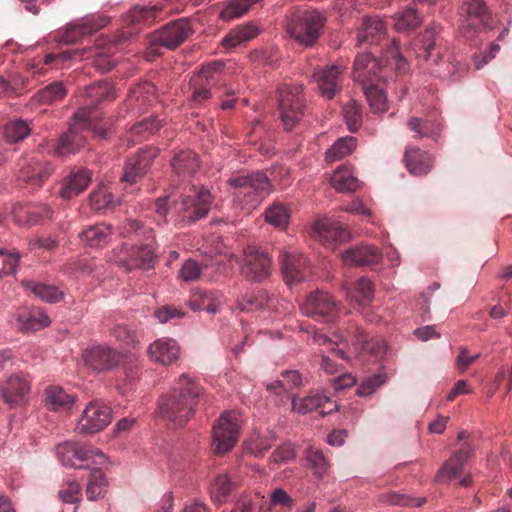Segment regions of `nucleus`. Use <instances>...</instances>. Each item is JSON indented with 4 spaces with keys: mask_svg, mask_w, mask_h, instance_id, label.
<instances>
[{
    "mask_svg": "<svg viewBox=\"0 0 512 512\" xmlns=\"http://www.w3.org/2000/svg\"><path fill=\"white\" fill-rule=\"evenodd\" d=\"M85 106L80 108L74 115L73 121L67 133L62 135L54 150L55 154L64 157L75 153L85 143V136L82 132L94 131L100 138H105L108 133L106 123L100 125V113L95 109L97 104L105 101H112L116 98L114 86L107 81H100L85 89Z\"/></svg>",
    "mask_w": 512,
    "mask_h": 512,
    "instance_id": "obj_1",
    "label": "nucleus"
},
{
    "mask_svg": "<svg viewBox=\"0 0 512 512\" xmlns=\"http://www.w3.org/2000/svg\"><path fill=\"white\" fill-rule=\"evenodd\" d=\"M205 398L204 389L187 374H182L172 391L159 402V413L177 426L184 425L194 414L200 400Z\"/></svg>",
    "mask_w": 512,
    "mask_h": 512,
    "instance_id": "obj_2",
    "label": "nucleus"
},
{
    "mask_svg": "<svg viewBox=\"0 0 512 512\" xmlns=\"http://www.w3.org/2000/svg\"><path fill=\"white\" fill-rule=\"evenodd\" d=\"M134 35L131 31H122L114 36L112 40L101 39L95 47L82 50L71 49L60 53H49L44 58L45 65H54L56 68L66 67V62L74 59H91L92 65L102 73L110 71L116 64L112 56L118 51V47L123 45Z\"/></svg>",
    "mask_w": 512,
    "mask_h": 512,
    "instance_id": "obj_3",
    "label": "nucleus"
},
{
    "mask_svg": "<svg viewBox=\"0 0 512 512\" xmlns=\"http://www.w3.org/2000/svg\"><path fill=\"white\" fill-rule=\"evenodd\" d=\"M337 340L330 339L327 335L315 330L312 334L314 343L326 346L327 351L336 357L346 360L345 351L340 345L352 344L360 356L370 354L376 361L381 360L386 353V343L382 339H369L357 325H350L344 333L336 336Z\"/></svg>",
    "mask_w": 512,
    "mask_h": 512,
    "instance_id": "obj_4",
    "label": "nucleus"
},
{
    "mask_svg": "<svg viewBox=\"0 0 512 512\" xmlns=\"http://www.w3.org/2000/svg\"><path fill=\"white\" fill-rule=\"evenodd\" d=\"M121 234L125 237L135 235L138 238L145 240L141 245H124L116 254L115 262L117 265L124 267L126 270H133L136 268L148 270L154 266L156 256L152 249L154 241L153 231L150 228H145L141 222L137 220H128L121 227Z\"/></svg>",
    "mask_w": 512,
    "mask_h": 512,
    "instance_id": "obj_5",
    "label": "nucleus"
},
{
    "mask_svg": "<svg viewBox=\"0 0 512 512\" xmlns=\"http://www.w3.org/2000/svg\"><path fill=\"white\" fill-rule=\"evenodd\" d=\"M382 63H384V66L394 67L398 72L405 70L406 62L400 53L398 40H392L385 49L381 60H376L370 53L358 54L354 61V80L363 84L384 77L382 75L384 69L381 67Z\"/></svg>",
    "mask_w": 512,
    "mask_h": 512,
    "instance_id": "obj_6",
    "label": "nucleus"
},
{
    "mask_svg": "<svg viewBox=\"0 0 512 512\" xmlns=\"http://www.w3.org/2000/svg\"><path fill=\"white\" fill-rule=\"evenodd\" d=\"M228 183L234 189V202L246 213L255 209L271 192L268 177L259 171L231 178Z\"/></svg>",
    "mask_w": 512,
    "mask_h": 512,
    "instance_id": "obj_7",
    "label": "nucleus"
},
{
    "mask_svg": "<svg viewBox=\"0 0 512 512\" xmlns=\"http://www.w3.org/2000/svg\"><path fill=\"white\" fill-rule=\"evenodd\" d=\"M326 21V15L320 10H296L290 17L287 31L300 45L312 47L320 38Z\"/></svg>",
    "mask_w": 512,
    "mask_h": 512,
    "instance_id": "obj_8",
    "label": "nucleus"
},
{
    "mask_svg": "<svg viewBox=\"0 0 512 512\" xmlns=\"http://www.w3.org/2000/svg\"><path fill=\"white\" fill-rule=\"evenodd\" d=\"M278 103L285 129L294 128L304 113L303 86L297 83L283 84L278 89Z\"/></svg>",
    "mask_w": 512,
    "mask_h": 512,
    "instance_id": "obj_9",
    "label": "nucleus"
},
{
    "mask_svg": "<svg viewBox=\"0 0 512 512\" xmlns=\"http://www.w3.org/2000/svg\"><path fill=\"white\" fill-rule=\"evenodd\" d=\"M17 167V182L33 189L41 187L54 170L52 164L38 153L21 158Z\"/></svg>",
    "mask_w": 512,
    "mask_h": 512,
    "instance_id": "obj_10",
    "label": "nucleus"
},
{
    "mask_svg": "<svg viewBox=\"0 0 512 512\" xmlns=\"http://www.w3.org/2000/svg\"><path fill=\"white\" fill-rule=\"evenodd\" d=\"M59 461L66 467L88 468L91 464L102 465L106 456L98 449L88 448L74 442H65L57 446Z\"/></svg>",
    "mask_w": 512,
    "mask_h": 512,
    "instance_id": "obj_11",
    "label": "nucleus"
},
{
    "mask_svg": "<svg viewBox=\"0 0 512 512\" xmlns=\"http://www.w3.org/2000/svg\"><path fill=\"white\" fill-rule=\"evenodd\" d=\"M224 64L215 61L202 68L190 79L192 89L191 102L195 105H202L212 97V89L222 79Z\"/></svg>",
    "mask_w": 512,
    "mask_h": 512,
    "instance_id": "obj_12",
    "label": "nucleus"
},
{
    "mask_svg": "<svg viewBox=\"0 0 512 512\" xmlns=\"http://www.w3.org/2000/svg\"><path fill=\"white\" fill-rule=\"evenodd\" d=\"M461 13L464 17L461 29L465 37L484 29H492V15L484 0H463Z\"/></svg>",
    "mask_w": 512,
    "mask_h": 512,
    "instance_id": "obj_13",
    "label": "nucleus"
},
{
    "mask_svg": "<svg viewBox=\"0 0 512 512\" xmlns=\"http://www.w3.org/2000/svg\"><path fill=\"white\" fill-rule=\"evenodd\" d=\"M211 204L212 196L209 190L203 187L199 190L194 189L191 194L185 196L180 203L176 204L179 223L187 225L205 217Z\"/></svg>",
    "mask_w": 512,
    "mask_h": 512,
    "instance_id": "obj_14",
    "label": "nucleus"
},
{
    "mask_svg": "<svg viewBox=\"0 0 512 512\" xmlns=\"http://www.w3.org/2000/svg\"><path fill=\"white\" fill-rule=\"evenodd\" d=\"M241 275L252 282H262L272 272V259L262 249L248 246L244 249L240 262Z\"/></svg>",
    "mask_w": 512,
    "mask_h": 512,
    "instance_id": "obj_15",
    "label": "nucleus"
},
{
    "mask_svg": "<svg viewBox=\"0 0 512 512\" xmlns=\"http://www.w3.org/2000/svg\"><path fill=\"white\" fill-rule=\"evenodd\" d=\"M239 418L235 412H224L212 432V447L216 454H224L231 450L239 438Z\"/></svg>",
    "mask_w": 512,
    "mask_h": 512,
    "instance_id": "obj_16",
    "label": "nucleus"
},
{
    "mask_svg": "<svg viewBox=\"0 0 512 512\" xmlns=\"http://www.w3.org/2000/svg\"><path fill=\"white\" fill-rule=\"evenodd\" d=\"M192 25L187 18L169 22L151 34V48L164 47L173 50L183 44L192 34Z\"/></svg>",
    "mask_w": 512,
    "mask_h": 512,
    "instance_id": "obj_17",
    "label": "nucleus"
},
{
    "mask_svg": "<svg viewBox=\"0 0 512 512\" xmlns=\"http://www.w3.org/2000/svg\"><path fill=\"white\" fill-rule=\"evenodd\" d=\"M111 409L106 404L93 401L84 409L77 424L79 433L93 434L102 431L111 422Z\"/></svg>",
    "mask_w": 512,
    "mask_h": 512,
    "instance_id": "obj_18",
    "label": "nucleus"
},
{
    "mask_svg": "<svg viewBox=\"0 0 512 512\" xmlns=\"http://www.w3.org/2000/svg\"><path fill=\"white\" fill-rule=\"evenodd\" d=\"M301 309L306 316L317 321H331L337 314L338 306L332 295L316 291L307 297Z\"/></svg>",
    "mask_w": 512,
    "mask_h": 512,
    "instance_id": "obj_19",
    "label": "nucleus"
},
{
    "mask_svg": "<svg viewBox=\"0 0 512 512\" xmlns=\"http://www.w3.org/2000/svg\"><path fill=\"white\" fill-rule=\"evenodd\" d=\"M31 390L30 382L19 374H12L0 382V396L10 408L24 405Z\"/></svg>",
    "mask_w": 512,
    "mask_h": 512,
    "instance_id": "obj_20",
    "label": "nucleus"
},
{
    "mask_svg": "<svg viewBox=\"0 0 512 512\" xmlns=\"http://www.w3.org/2000/svg\"><path fill=\"white\" fill-rule=\"evenodd\" d=\"M279 259L287 284L300 283L308 276L309 266L307 259L295 249L282 250Z\"/></svg>",
    "mask_w": 512,
    "mask_h": 512,
    "instance_id": "obj_21",
    "label": "nucleus"
},
{
    "mask_svg": "<svg viewBox=\"0 0 512 512\" xmlns=\"http://www.w3.org/2000/svg\"><path fill=\"white\" fill-rule=\"evenodd\" d=\"M158 154L159 149L155 147L140 149L136 155L127 160L121 180L128 183H135L147 172Z\"/></svg>",
    "mask_w": 512,
    "mask_h": 512,
    "instance_id": "obj_22",
    "label": "nucleus"
},
{
    "mask_svg": "<svg viewBox=\"0 0 512 512\" xmlns=\"http://www.w3.org/2000/svg\"><path fill=\"white\" fill-rule=\"evenodd\" d=\"M291 400L292 409L300 414H307L319 410L322 416L337 409L336 403L329 397L318 392H311L309 395L297 399L294 395H288Z\"/></svg>",
    "mask_w": 512,
    "mask_h": 512,
    "instance_id": "obj_23",
    "label": "nucleus"
},
{
    "mask_svg": "<svg viewBox=\"0 0 512 512\" xmlns=\"http://www.w3.org/2000/svg\"><path fill=\"white\" fill-rule=\"evenodd\" d=\"M382 251L370 244H360L350 247L342 254V261L346 266H370L380 263Z\"/></svg>",
    "mask_w": 512,
    "mask_h": 512,
    "instance_id": "obj_24",
    "label": "nucleus"
},
{
    "mask_svg": "<svg viewBox=\"0 0 512 512\" xmlns=\"http://www.w3.org/2000/svg\"><path fill=\"white\" fill-rule=\"evenodd\" d=\"M14 222L21 226H31L43 219H51L52 211L44 204L16 203L12 208Z\"/></svg>",
    "mask_w": 512,
    "mask_h": 512,
    "instance_id": "obj_25",
    "label": "nucleus"
},
{
    "mask_svg": "<svg viewBox=\"0 0 512 512\" xmlns=\"http://www.w3.org/2000/svg\"><path fill=\"white\" fill-rule=\"evenodd\" d=\"M342 72V67L338 65L325 66L314 72V80L323 97L332 99L341 89Z\"/></svg>",
    "mask_w": 512,
    "mask_h": 512,
    "instance_id": "obj_26",
    "label": "nucleus"
},
{
    "mask_svg": "<svg viewBox=\"0 0 512 512\" xmlns=\"http://www.w3.org/2000/svg\"><path fill=\"white\" fill-rule=\"evenodd\" d=\"M87 366L96 371L111 369L120 364L122 356L115 350L105 346H93L83 354Z\"/></svg>",
    "mask_w": 512,
    "mask_h": 512,
    "instance_id": "obj_27",
    "label": "nucleus"
},
{
    "mask_svg": "<svg viewBox=\"0 0 512 512\" xmlns=\"http://www.w3.org/2000/svg\"><path fill=\"white\" fill-rule=\"evenodd\" d=\"M315 236L325 245L335 246L350 238L349 231L331 219H320L313 225Z\"/></svg>",
    "mask_w": 512,
    "mask_h": 512,
    "instance_id": "obj_28",
    "label": "nucleus"
},
{
    "mask_svg": "<svg viewBox=\"0 0 512 512\" xmlns=\"http://www.w3.org/2000/svg\"><path fill=\"white\" fill-rule=\"evenodd\" d=\"M474 449L470 444H464L458 451H456L438 470L435 481L448 482L457 478L463 470L467 460L472 455Z\"/></svg>",
    "mask_w": 512,
    "mask_h": 512,
    "instance_id": "obj_29",
    "label": "nucleus"
},
{
    "mask_svg": "<svg viewBox=\"0 0 512 512\" xmlns=\"http://www.w3.org/2000/svg\"><path fill=\"white\" fill-rule=\"evenodd\" d=\"M162 7L153 6H134L124 16L123 22L130 27H134L137 33L143 28L153 25L161 16Z\"/></svg>",
    "mask_w": 512,
    "mask_h": 512,
    "instance_id": "obj_30",
    "label": "nucleus"
},
{
    "mask_svg": "<svg viewBox=\"0 0 512 512\" xmlns=\"http://www.w3.org/2000/svg\"><path fill=\"white\" fill-rule=\"evenodd\" d=\"M387 28L385 23L378 16H366L363 18L357 32V43L359 45H377L385 37Z\"/></svg>",
    "mask_w": 512,
    "mask_h": 512,
    "instance_id": "obj_31",
    "label": "nucleus"
},
{
    "mask_svg": "<svg viewBox=\"0 0 512 512\" xmlns=\"http://www.w3.org/2000/svg\"><path fill=\"white\" fill-rule=\"evenodd\" d=\"M148 355L153 362L170 365L179 357V346L174 339L161 338L150 344Z\"/></svg>",
    "mask_w": 512,
    "mask_h": 512,
    "instance_id": "obj_32",
    "label": "nucleus"
},
{
    "mask_svg": "<svg viewBox=\"0 0 512 512\" xmlns=\"http://www.w3.org/2000/svg\"><path fill=\"white\" fill-rule=\"evenodd\" d=\"M91 179L92 174L88 169L72 171L62 182L60 197L69 200L78 196L87 189Z\"/></svg>",
    "mask_w": 512,
    "mask_h": 512,
    "instance_id": "obj_33",
    "label": "nucleus"
},
{
    "mask_svg": "<svg viewBox=\"0 0 512 512\" xmlns=\"http://www.w3.org/2000/svg\"><path fill=\"white\" fill-rule=\"evenodd\" d=\"M404 161L408 171L415 176H424L433 167V157L418 147L409 146L404 153Z\"/></svg>",
    "mask_w": 512,
    "mask_h": 512,
    "instance_id": "obj_34",
    "label": "nucleus"
},
{
    "mask_svg": "<svg viewBox=\"0 0 512 512\" xmlns=\"http://www.w3.org/2000/svg\"><path fill=\"white\" fill-rule=\"evenodd\" d=\"M171 167L173 172L183 179L193 176L200 167L198 155L190 149H180L175 152Z\"/></svg>",
    "mask_w": 512,
    "mask_h": 512,
    "instance_id": "obj_35",
    "label": "nucleus"
},
{
    "mask_svg": "<svg viewBox=\"0 0 512 512\" xmlns=\"http://www.w3.org/2000/svg\"><path fill=\"white\" fill-rule=\"evenodd\" d=\"M407 127L415 133V138H431L433 140H437L442 129L437 114L425 118L411 117L407 122Z\"/></svg>",
    "mask_w": 512,
    "mask_h": 512,
    "instance_id": "obj_36",
    "label": "nucleus"
},
{
    "mask_svg": "<svg viewBox=\"0 0 512 512\" xmlns=\"http://www.w3.org/2000/svg\"><path fill=\"white\" fill-rule=\"evenodd\" d=\"M279 299L274 295H269L264 290H258L256 293L244 296L238 301V307L242 311H254L258 309H268L279 312Z\"/></svg>",
    "mask_w": 512,
    "mask_h": 512,
    "instance_id": "obj_37",
    "label": "nucleus"
},
{
    "mask_svg": "<svg viewBox=\"0 0 512 512\" xmlns=\"http://www.w3.org/2000/svg\"><path fill=\"white\" fill-rule=\"evenodd\" d=\"M225 303V297L220 292H208L204 290L194 291L189 301L190 307L194 310H206L215 314Z\"/></svg>",
    "mask_w": 512,
    "mask_h": 512,
    "instance_id": "obj_38",
    "label": "nucleus"
},
{
    "mask_svg": "<svg viewBox=\"0 0 512 512\" xmlns=\"http://www.w3.org/2000/svg\"><path fill=\"white\" fill-rule=\"evenodd\" d=\"M259 33L258 27L252 23L238 25L222 39V46L226 49L235 48L242 43L254 39Z\"/></svg>",
    "mask_w": 512,
    "mask_h": 512,
    "instance_id": "obj_39",
    "label": "nucleus"
},
{
    "mask_svg": "<svg viewBox=\"0 0 512 512\" xmlns=\"http://www.w3.org/2000/svg\"><path fill=\"white\" fill-rule=\"evenodd\" d=\"M112 235V227L106 223H97L84 229L79 237L82 242L90 247H102L106 245Z\"/></svg>",
    "mask_w": 512,
    "mask_h": 512,
    "instance_id": "obj_40",
    "label": "nucleus"
},
{
    "mask_svg": "<svg viewBox=\"0 0 512 512\" xmlns=\"http://www.w3.org/2000/svg\"><path fill=\"white\" fill-rule=\"evenodd\" d=\"M75 398L58 386H50L45 391V404L50 410H69Z\"/></svg>",
    "mask_w": 512,
    "mask_h": 512,
    "instance_id": "obj_41",
    "label": "nucleus"
},
{
    "mask_svg": "<svg viewBox=\"0 0 512 512\" xmlns=\"http://www.w3.org/2000/svg\"><path fill=\"white\" fill-rule=\"evenodd\" d=\"M300 386H302V377L298 371L293 370L283 372L281 379L267 385V390L275 394H282L283 392L288 400V395H293L291 391Z\"/></svg>",
    "mask_w": 512,
    "mask_h": 512,
    "instance_id": "obj_42",
    "label": "nucleus"
},
{
    "mask_svg": "<svg viewBox=\"0 0 512 512\" xmlns=\"http://www.w3.org/2000/svg\"><path fill=\"white\" fill-rule=\"evenodd\" d=\"M238 485L239 482L234 480L230 475H218L210 486L212 500L219 504L225 502L230 493L236 489Z\"/></svg>",
    "mask_w": 512,
    "mask_h": 512,
    "instance_id": "obj_43",
    "label": "nucleus"
},
{
    "mask_svg": "<svg viewBox=\"0 0 512 512\" xmlns=\"http://www.w3.org/2000/svg\"><path fill=\"white\" fill-rule=\"evenodd\" d=\"M393 26L397 32L409 33L421 24V18L414 8L407 7L393 17Z\"/></svg>",
    "mask_w": 512,
    "mask_h": 512,
    "instance_id": "obj_44",
    "label": "nucleus"
},
{
    "mask_svg": "<svg viewBox=\"0 0 512 512\" xmlns=\"http://www.w3.org/2000/svg\"><path fill=\"white\" fill-rule=\"evenodd\" d=\"M362 90L374 113H383L387 110V97L383 89L374 84V81L363 83Z\"/></svg>",
    "mask_w": 512,
    "mask_h": 512,
    "instance_id": "obj_45",
    "label": "nucleus"
},
{
    "mask_svg": "<svg viewBox=\"0 0 512 512\" xmlns=\"http://www.w3.org/2000/svg\"><path fill=\"white\" fill-rule=\"evenodd\" d=\"M331 185L340 192H353L359 184L348 166L338 168L331 177Z\"/></svg>",
    "mask_w": 512,
    "mask_h": 512,
    "instance_id": "obj_46",
    "label": "nucleus"
},
{
    "mask_svg": "<svg viewBox=\"0 0 512 512\" xmlns=\"http://www.w3.org/2000/svg\"><path fill=\"white\" fill-rule=\"evenodd\" d=\"M290 216V208L281 202H274L265 212V220L279 229L287 228Z\"/></svg>",
    "mask_w": 512,
    "mask_h": 512,
    "instance_id": "obj_47",
    "label": "nucleus"
},
{
    "mask_svg": "<svg viewBox=\"0 0 512 512\" xmlns=\"http://www.w3.org/2000/svg\"><path fill=\"white\" fill-rule=\"evenodd\" d=\"M357 145L356 138L347 136L338 139L326 152L325 159L332 163L350 155Z\"/></svg>",
    "mask_w": 512,
    "mask_h": 512,
    "instance_id": "obj_48",
    "label": "nucleus"
},
{
    "mask_svg": "<svg viewBox=\"0 0 512 512\" xmlns=\"http://www.w3.org/2000/svg\"><path fill=\"white\" fill-rule=\"evenodd\" d=\"M261 0H229L219 14V19L231 21L245 15L253 4Z\"/></svg>",
    "mask_w": 512,
    "mask_h": 512,
    "instance_id": "obj_49",
    "label": "nucleus"
},
{
    "mask_svg": "<svg viewBox=\"0 0 512 512\" xmlns=\"http://www.w3.org/2000/svg\"><path fill=\"white\" fill-rule=\"evenodd\" d=\"M17 322L23 331H37L50 324L49 317L42 310H34L28 315L19 314Z\"/></svg>",
    "mask_w": 512,
    "mask_h": 512,
    "instance_id": "obj_50",
    "label": "nucleus"
},
{
    "mask_svg": "<svg viewBox=\"0 0 512 512\" xmlns=\"http://www.w3.org/2000/svg\"><path fill=\"white\" fill-rule=\"evenodd\" d=\"M23 285L30 290L36 297L43 301L56 303L63 297L62 291L52 285L37 283L34 281H24Z\"/></svg>",
    "mask_w": 512,
    "mask_h": 512,
    "instance_id": "obj_51",
    "label": "nucleus"
},
{
    "mask_svg": "<svg viewBox=\"0 0 512 512\" xmlns=\"http://www.w3.org/2000/svg\"><path fill=\"white\" fill-rule=\"evenodd\" d=\"M4 137L9 143H18L27 138L31 133L29 123L22 119L9 121L4 126Z\"/></svg>",
    "mask_w": 512,
    "mask_h": 512,
    "instance_id": "obj_52",
    "label": "nucleus"
},
{
    "mask_svg": "<svg viewBox=\"0 0 512 512\" xmlns=\"http://www.w3.org/2000/svg\"><path fill=\"white\" fill-rule=\"evenodd\" d=\"M435 47V30L427 28L424 33L419 35L412 43V49L418 58L428 60L431 57V51Z\"/></svg>",
    "mask_w": 512,
    "mask_h": 512,
    "instance_id": "obj_53",
    "label": "nucleus"
},
{
    "mask_svg": "<svg viewBox=\"0 0 512 512\" xmlns=\"http://www.w3.org/2000/svg\"><path fill=\"white\" fill-rule=\"evenodd\" d=\"M107 482L102 470L98 467L91 469L86 494L89 500H95L102 497L105 493Z\"/></svg>",
    "mask_w": 512,
    "mask_h": 512,
    "instance_id": "obj_54",
    "label": "nucleus"
},
{
    "mask_svg": "<svg viewBox=\"0 0 512 512\" xmlns=\"http://www.w3.org/2000/svg\"><path fill=\"white\" fill-rule=\"evenodd\" d=\"M345 289L347 291V296L354 299L360 305L369 303L374 295L373 283L367 278H360L355 283L354 290L349 287H346Z\"/></svg>",
    "mask_w": 512,
    "mask_h": 512,
    "instance_id": "obj_55",
    "label": "nucleus"
},
{
    "mask_svg": "<svg viewBox=\"0 0 512 512\" xmlns=\"http://www.w3.org/2000/svg\"><path fill=\"white\" fill-rule=\"evenodd\" d=\"M66 93L67 91L62 82H53L41 89L35 95V98L41 104L50 105L62 100Z\"/></svg>",
    "mask_w": 512,
    "mask_h": 512,
    "instance_id": "obj_56",
    "label": "nucleus"
},
{
    "mask_svg": "<svg viewBox=\"0 0 512 512\" xmlns=\"http://www.w3.org/2000/svg\"><path fill=\"white\" fill-rule=\"evenodd\" d=\"M160 121L156 117H149L136 123L131 128L133 141H142L160 129Z\"/></svg>",
    "mask_w": 512,
    "mask_h": 512,
    "instance_id": "obj_57",
    "label": "nucleus"
},
{
    "mask_svg": "<svg viewBox=\"0 0 512 512\" xmlns=\"http://www.w3.org/2000/svg\"><path fill=\"white\" fill-rule=\"evenodd\" d=\"M306 458L316 477L322 478L327 473L330 465L321 450L309 447L306 452Z\"/></svg>",
    "mask_w": 512,
    "mask_h": 512,
    "instance_id": "obj_58",
    "label": "nucleus"
},
{
    "mask_svg": "<svg viewBox=\"0 0 512 512\" xmlns=\"http://www.w3.org/2000/svg\"><path fill=\"white\" fill-rule=\"evenodd\" d=\"M114 203L112 193L106 186L93 190L89 196V204L92 209L100 211L111 207Z\"/></svg>",
    "mask_w": 512,
    "mask_h": 512,
    "instance_id": "obj_59",
    "label": "nucleus"
},
{
    "mask_svg": "<svg viewBox=\"0 0 512 512\" xmlns=\"http://www.w3.org/2000/svg\"><path fill=\"white\" fill-rule=\"evenodd\" d=\"M343 115L349 130L352 132L357 131L362 121V112L360 106L355 101H351L344 106Z\"/></svg>",
    "mask_w": 512,
    "mask_h": 512,
    "instance_id": "obj_60",
    "label": "nucleus"
},
{
    "mask_svg": "<svg viewBox=\"0 0 512 512\" xmlns=\"http://www.w3.org/2000/svg\"><path fill=\"white\" fill-rule=\"evenodd\" d=\"M386 381V375L382 372L374 374L365 378L357 389L359 396H369L373 394L378 387L384 384Z\"/></svg>",
    "mask_w": 512,
    "mask_h": 512,
    "instance_id": "obj_61",
    "label": "nucleus"
},
{
    "mask_svg": "<svg viewBox=\"0 0 512 512\" xmlns=\"http://www.w3.org/2000/svg\"><path fill=\"white\" fill-rule=\"evenodd\" d=\"M19 259L20 254L16 251L0 250V277L14 273Z\"/></svg>",
    "mask_w": 512,
    "mask_h": 512,
    "instance_id": "obj_62",
    "label": "nucleus"
},
{
    "mask_svg": "<svg viewBox=\"0 0 512 512\" xmlns=\"http://www.w3.org/2000/svg\"><path fill=\"white\" fill-rule=\"evenodd\" d=\"M202 267L195 260L189 259L185 261L179 272L178 278L184 282L196 281L200 278Z\"/></svg>",
    "mask_w": 512,
    "mask_h": 512,
    "instance_id": "obj_63",
    "label": "nucleus"
},
{
    "mask_svg": "<svg viewBox=\"0 0 512 512\" xmlns=\"http://www.w3.org/2000/svg\"><path fill=\"white\" fill-rule=\"evenodd\" d=\"M86 35H89V33L86 31V27L81 19L65 30L61 36L60 42L64 44H73Z\"/></svg>",
    "mask_w": 512,
    "mask_h": 512,
    "instance_id": "obj_64",
    "label": "nucleus"
}]
</instances>
